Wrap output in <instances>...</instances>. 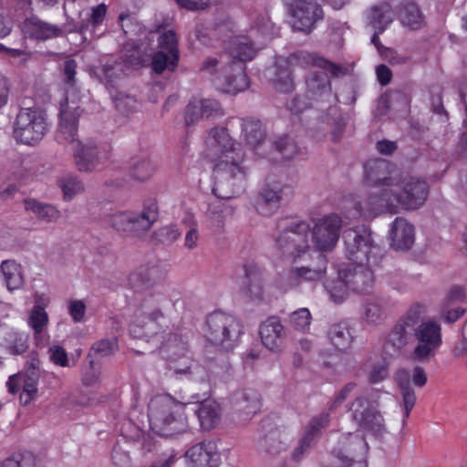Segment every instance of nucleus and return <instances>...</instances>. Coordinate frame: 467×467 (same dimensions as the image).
<instances>
[{
    "label": "nucleus",
    "instance_id": "1",
    "mask_svg": "<svg viewBox=\"0 0 467 467\" xmlns=\"http://www.w3.org/2000/svg\"><path fill=\"white\" fill-rule=\"evenodd\" d=\"M425 315L424 305H412L386 333L382 342L383 351L389 355L403 353L414 342L409 358L420 363L432 360L442 345V329L438 320L425 318Z\"/></svg>",
    "mask_w": 467,
    "mask_h": 467
},
{
    "label": "nucleus",
    "instance_id": "2",
    "mask_svg": "<svg viewBox=\"0 0 467 467\" xmlns=\"http://www.w3.org/2000/svg\"><path fill=\"white\" fill-rule=\"evenodd\" d=\"M206 157L216 161L212 193L219 200H230L240 194L245 182L243 149L235 143L223 127L210 130L206 140Z\"/></svg>",
    "mask_w": 467,
    "mask_h": 467
},
{
    "label": "nucleus",
    "instance_id": "3",
    "mask_svg": "<svg viewBox=\"0 0 467 467\" xmlns=\"http://www.w3.org/2000/svg\"><path fill=\"white\" fill-rule=\"evenodd\" d=\"M228 52L229 56L207 58L201 70L210 76L215 88L234 95L249 87L245 61L252 60L256 50L247 37L237 36L230 41Z\"/></svg>",
    "mask_w": 467,
    "mask_h": 467
},
{
    "label": "nucleus",
    "instance_id": "4",
    "mask_svg": "<svg viewBox=\"0 0 467 467\" xmlns=\"http://www.w3.org/2000/svg\"><path fill=\"white\" fill-rule=\"evenodd\" d=\"M346 256L352 265L341 269L350 290L358 294H368L374 285V275L370 269L379 247L375 245L371 233L368 229L360 232L348 229L344 233Z\"/></svg>",
    "mask_w": 467,
    "mask_h": 467
},
{
    "label": "nucleus",
    "instance_id": "5",
    "mask_svg": "<svg viewBox=\"0 0 467 467\" xmlns=\"http://www.w3.org/2000/svg\"><path fill=\"white\" fill-rule=\"evenodd\" d=\"M370 396L363 391L358 385L350 382L337 393L330 403L329 410H334L348 400L354 398L348 407L353 420L361 431L373 435H380L386 431L385 420L371 403Z\"/></svg>",
    "mask_w": 467,
    "mask_h": 467
},
{
    "label": "nucleus",
    "instance_id": "6",
    "mask_svg": "<svg viewBox=\"0 0 467 467\" xmlns=\"http://www.w3.org/2000/svg\"><path fill=\"white\" fill-rule=\"evenodd\" d=\"M188 402L176 400L171 395H157L148 405L150 430L160 436H173L188 430L185 409Z\"/></svg>",
    "mask_w": 467,
    "mask_h": 467
},
{
    "label": "nucleus",
    "instance_id": "7",
    "mask_svg": "<svg viewBox=\"0 0 467 467\" xmlns=\"http://www.w3.org/2000/svg\"><path fill=\"white\" fill-rule=\"evenodd\" d=\"M168 303L167 297L161 293L145 296L130 325V335L147 340L158 335L163 327L164 309Z\"/></svg>",
    "mask_w": 467,
    "mask_h": 467
},
{
    "label": "nucleus",
    "instance_id": "8",
    "mask_svg": "<svg viewBox=\"0 0 467 467\" xmlns=\"http://www.w3.org/2000/svg\"><path fill=\"white\" fill-rule=\"evenodd\" d=\"M157 206H143L140 211L119 212L110 216L111 226L123 237H140L158 220Z\"/></svg>",
    "mask_w": 467,
    "mask_h": 467
},
{
    "label": "nucleus",
    "instance_id": "9",
    "mask_svg": "<svg viewBox=\"0 0 467 467\" xmlns=\"http://www.w3.org/2000/svg\"><path fill=\"white\" fill-rule=\"evenodd\" d=\"M241 334V326L234 317L223 312H213L208 316L205 337L211 343L230 348Z\"/></svg>",
    "mask_w": 467,
    "mask_h": 467
},
{
    "label": "nucleus",
    "instance_id": "10",
    "mask_svg": "<svg viewBox=\"0 0 467 467\" xmlns=\"http://www.w3.org/2000/svg\"><path fill=\"white\" fill-rule=\"evenodd\" d=\"M47 131L43 113L37 109H22L16 119L14 137L24 144L34 145L41 140Z\"/></svg>",
    "mask_w": 467,
    "mask_h": 467
},
{
    "label": "nucleus",
    "instance_id": "11",
    "mask_svg": "<svg viewBox=\"0 0 467 467\" xmlns=\"http://www.w3.org/2000/svg\"><path fill=\"white\" fill-rule=\"evenodd\" d=\"M368 445L359 434L342 435L332 449V456L337 461V467H366L362 460H357L358 454H364Z\"/></svg>",
    "mask_w": 467,
    "mask_h": 467
},
{
    "label": "nucleus",
    "instance_id": "12",
    "mask_svg": "<svg viewBox=\"0 0 467 467\" xmlns=\"http://www.w3.org/2000/svg\"><path fill=\"white\" fill-rule=\"evenodd\" d=\"M289 13L293 27L305 33H309L324 18L323 9L315 0H293Z\"/></svg>",
    "mask_w": 467,
    "mask_h": 467
},
{
    "label": "nucleus",
    "instance_id": "13",
    "mask_svg": "<svg viewBox=\"0 0 467 467\" xmlns=\"http://www.w3.org/2000/svg\"><path fill=\"white\" fill-rule=\"evenodd\" d=\"M341 227L342 220L336 214L320 218L311 232L316 249L326 252L332 250L338 241Z\"/></svg>",
    "mask_w": 467,
    "mask_h": 467
},
{
    "label": "nucleus",
    "instance_id": "14",
    "mask_svg": "<svg viewBox=\"0 0 467 467\" xmlns=\"http://www.w3.org/2000/svg\"><path fill=\"white\" fill-rule=\"evenodd\" d=\"M39 379L38 371L19 372L9 377L6 387L10 393H19V401L23 406H27L34 402L39 395Z\"/></svg>",
    "mask_w": 467,
    "mask_h": 467
},
{
    "label": "nucleus",
    "instance_id": "15",
    "mask_svg": "<svg viewBox=\"0 0 467 467\" xmlns=\"http://www.w3.org/2000/svg\"><path fill=\"white\" fill-rule=\"evenodd\" d=\"M82 112L81 107L73 101L70 103L66 99L65 103H61L59 128L57 133V140L59 143H68L72 148L74 142H79L77 139L78 122Z\"/></svg>",
    "mask_w": 467,
    "mask_h": 467
},
{
    "label": "nucleus",
    "instance_id": "16",
    "mask_svg": "<svg viewBox=\"0 0 467 467\" xmlns=\"http://www.w3.org/2000/svg\"><path fill=\"white\" fill-rule=\"evenodd\" d=\"M306 97L314 102L323 103L337 101L336 95L332 93V86L329 77L320 71H313L305 78Z\"/></svg>",
    "mask_w": 467,
    "mask_h": 467
},
{
    "label": "nucleus",
    "instance_id": "17",
    "mask_svg": "<svg viewBox=\"0 0 467 467\" xmlns=\"http://www.w3.org/2000/svg\"><path fill=\"white\" fill-rule=\"evenodd\" d=\"M187 467H218L220 454L217 445L212 441L199 442L185 452Z\"/></svg>",
    "mask_w": 467,
    "mask_h": 467
},
{
    "label": "nucleus",
    "instance_id": "18",
    "mask_svg": "<svg viewBox=\"0 0 467 467\" xmlns=\"http://www.w3.org/2000/svg\"><path fill=\"white\" fill-rule=\"evenodd\" d=\"M367 182L373 186H394L398 184V178L394 166L387 160L375 159L368 161L365 166Z\"/></svg>",
    "mask_w": 467,
    "mask_h": 467
},
{
    "label": "nucleus",
    "instance_id": "19",
    "mask_svg": "<svg viewBox=\"0 0 467 467\" xmlns=\"http://www.w3.org/2000/svg\"><path fill=\"white\" fill-rule=\"evenodd\" d=\"M389 245L396 251L410 250L415 242L414 226L402 217H397L389 232Z\"/></svg>",
    "mask_w": 467,
    "mask_h": 467
},
{
    "label": "nucleus",
    "instance_id": "20",
    "mask_svg": "<svg viewBox=\"0 0 467 467\" xmlns=\"http://www.w3.org/2000/svg\"><path fill=\"white\" fill-rule=\"evenodd\" d=\"M292 60L303 67H317L328 71L333 77L342 78L348 72V68L345 66L335 64L316 53L301 51L291 57Z\"/></svg>",
    "mask_w": 467,
    "mask_h": 467
},
{
    "label": "nucleus",
    "instance_id": "21",
    "mask_svg": "<svg viewBox=\"0 0 467 467\" xmlns=\"http://www.w3.org/2000/svg\"><path fill=\"white\" fill-rule=\"evenodd\" d=\"M290 60L278 57L275 65L267 70L269 79L275 90L288 93L294 89L295 83L291 77Z\"/></svg>",
    "mask_w": 467,
    "mask_h": 467
},
{
    "label": "nucleus",
    "instance_id": "22",
    "mask_svg": "<svg viewBox=\"0 0 467 467\" xmlns=\"http://www.w3.org/2000/svg\"><path fill=\"white\" fill-rule=\"evenodd\" d=\"M428 192L429 187L424 181L411 179L406 183L401 193L395 192L393 199L387 200V204H393L394 202L400 204L407 202L423 204Z\"/></svg>",
    "mask_w": 467,
    "mask_h": 467
},
{
    "label": "nucleus",
    "instance_id": "23",
    "mask_svg": "<svg viewBox=\"0 0 467 467\" xmlns=\"http://www.w3.org/2000/svg\"><path fill=\"white\" fill-rule=\"evenodd\" d=\"M260 337L263 345L272 351L281 348L285 327L276 317H270L260 326Z\"/></svg>",
    "mask_w": 467,
    "mask_h": 467
},
{
    "label": "nucleus",
    "instance_id": "24",
    "mask_svg": "<svg viewBox=\"0 0 467 467\" xmlns=\"http://www.w3.org/2000/svg\"><path fill=\"white\" fill-rule=\"evenodd\" d=\"M308 224L301 222L296 223L295 228L285 231L279 238L278 244L291 254H294V250L297 251L299 254L308 248Z\"/></svg>",
    "mask_w": 467,
    "mask_h": 467
},
{
    "label": "nucleus",
    "instance_id": "25",
    "mask_svg": "<svg viewBox=\"0 0 467 467\" xmlns=\"http://www.w3.org/2000/svg\"><path fill=\"white\" fill-rule=\"evenodd\" d=\"M75 163L80 171H91L99 162L98 150L92 143L74 142L71 148Z\"/></svg>",
    "mask_w": 467,
    "mask_h": 467
},
{
    "label": "nucleus",
    "instance_id": "26",
    "mask_svg": "<svg viewBox=\"0 0 467 467\" xmlns=\"http://www.w3.org/2000/svg\"><path fill=\"white\" fill-rule=\"evenodd\" d=\"M0 347L9 354L19 355L27 348V336L5 325L0 326Z\"/></svg>",
    "mask_w": 467,
    "mask_h": 467
},
{
    "label": "nucleus",
    "instance_id": "27",
    "mask_svg": "<svg viewBox=\"0 0 467 467\" xmlns=\"http://www.w3.org/2000/svg\"><path fill=\"white\" fill-rule=\"evenodd\" d=\"M195 412L202 430L210 431L221 421L222 409L214 400L208 399L200 402Z\"/></svg>",
    "mask_w": 467,
    "mask_h": 467
},
{
    "label": "nucleus",
    "instance_id": "28",
    "mask_svg": "<svg viewBox=\"0 0 467 467\" xmlns=\"http://www.w3.org/2000/svg\"><path fill=\"white\" fill-rule=\"evenodd\" d=\"M398 17L401 24L412 30L420 29L425 25L424 16L413 1H403L398 8Z\"/></svg>",
    "mask_w": 467,
    "mask_h": 467
},
{
    "label": "nucleus",
    "instance_id": "29",
    "mask_svg": "<svg viewBox=\"0 0 467 467\" xmlns=\"http://www.w3.org/2000/svg\"><path fill=\"white\" fill-rule=\"evenodd\" d=\"M231 402L237 410L246 415H254L261 408L259 394L250 389L234 392L232 395Z\"/></svg>",
    "mask_w": 467,
    "mask_h": 467
},
{
    "label": "nucleus",
    "instance_id": "30",
    "mask_svg": "<svg viewBox=\"0 0 467 467\" xmlns=\"http://www.w3.org/2000/svg\"><path fill=\"white\" fill-rule=\"evenodd\" d=\"M395 379L400 388L402 405L405 410V419L409 418L416 403V394L410 386V372L407 369H399L395 374Z\"/></svg>",
    "mask_w": 467,
    "mask_h": 467
},
{
    "label": "nucleus",
    "instance_id": "31",
    "mask_svg": "<svg viewBox=\"0 0 467 467\" xmlns=\"http://www.w3.org/2000/svg\"><path fill=\"white\" fill-rule=\"evenodd\" d=\"M325 289L329 300L334 304L343 303L351 292L348 281L341 275V269L336 278L328 279L325 283Z\"/></svg>",
    "mask_w": 467,
    "mask_h": 467
},
{
    "label": "nucleus",
    "instance_id": "32",
    "mask_svg": "<svg viewBox=\"0 0 467 467\" xmlns=\"http://www.w3.org/2000/svg\"><path fill=\"white\" fill-rule=\"evenodd\" d=\"M1 272L9 291L20 289L24 285L22 267L13 260H5L1 264Z\"/></svg>",
    "mask_w": 467,
    "mask_h": 467
},
{
    "label": "nucleus",
    "instance_id": "33",
    "mask_svg": "<svg viewBox=\"0 0 467 467\" xmlns=\"http://www.w3.org/2000/svg\"><path fill=\"white\" fill-rule=\"evenodd\" d=\"M361 319L369 326L382 324L386 317V311L382 304L376 299L366 301L360 310Z\"/></svg>",
    "mask_w": 467,
    "mask_h": 467
},
{
    "label": "nucleus",
    "instance_id": "34",
    "mask_svg": "<svg viewBox=\"0 0 467 467\" xmlns=\"http://www.w3.org/2000/svg\"><path fill=\"white\" fill-rule=\"evenodd\" d=\"M242 131L248 144L256 147L265 139V130L259 119L247 118L243 119Z\"/></svg>",
    "mask_w": 467,
    "mask_h": 467
},
{
    "label": "nucleus",
    "instance_id": "35",
    "mask_svg": "<svg viewBox=\"0 0 467 467\" xmlns=\"http://www.w3.org/2000/svg\"><path fill=\"white\" fill-rule=\"evenodd\" d=\"M368 24L379 32H383L392 22L393 14L389 4L373 6L368 16Z\"/></svg>",
    "mask_w": 467,
    "mask_h": 467
},
{
    "label": "nucleus",
    "instance_id": "36",
    "mask_svg": "<svg viewBox=\"0 0 467 467\" xmlns=\"http://www.w3.org/2000/svg\"><path fill=\"white\" fill-rule=\"evenodd\" d=\"M130 176L137 181L146 182L154 174L155 165L146 156H136L130 160Z\"/></svg>",
    "mask_w": 467,
    "mask_h": 467
},
{
    "label": "nucleus",
    "instance_id": "37",
    "mask_svg": "<svg viewBox=\"0 0 467 467\" xmlns=\"http://www.w3.org/2000/svg\"><path fill=\"white\" fill-rule=\"evenodd\" d=\"M161 277V273L158 267L141 265L129 275V282L132 287L140 288L141 285L155 283Z\"/></svg>",
    "mask_w": 467,
    "mask_h": 467
},
{
    "label": "nucleus",
    "instance_id": "38",
    "mask_svg": "<svg viewBox=\"0 0 467 467\" xmlns=\"http://www.w3.org/2000/svg\"><path fill=\"white\" fill-rule=\"evenodd\" d=\"M64 30L56 25L33 18L30 21V34L39 40H47L61 36Z\"/></svg>",
    "mask_w": 467,
    "mask_h": 467
},
{
    "label": "nucleus",
    "instance_id": "39",
    "mask_svg": "<svg viewBox=\"0 0 467 467\" xmlns=\"http://www.w3.org/2000/svg\"><path fill=\"white\" fill-rule=\"evenodd\" d=\"M28 326L34 330L35 339L37 344L42 337V332L48 324V315L43 306H35L28 317Z\"/></svg>",
    "mask_w": 467,
    "mask_h": 467
},
{
    "label": "nucleus",
    "instance_id": "40",
    "mask_svg": "<svg viewBox=\"0 0 467 467\" xmlns=\"http://www.w3.org/2000/svg\"><path fill=\"white\" fill-rule=\"evenodd\" d=\"M125 75H127V72H125L121 62L114 59H109L102 66L98 77L107 85L110 84L113 86L117 79H119Z\"/></svg>",
    "mask_w": 467,
    "mask_h": 467
},
{
    "label": "nucleus",
    "instance_id": "41",
    "mask_svg": "<svg viewBox=\"0 0 467 467\" xmlns=\"http://www.w3.org/2000/svg\"><path fill=\"white\" fill-rule=\"evenodd\" d=\"M161 350L168 358L175 360L185 357L187 344L179 336L171 334L162 345Z\"/></svg>",
    "mask_w": 467,
    "mask_h": 467
},
{
    "label": "nucleus",
    "instance_id": "42",
    "mask_svg": "<svg viewBox=\"0 0 467 467\" xmlns=\"http://www.w3.org/2000/svg\"><path fill=\"white\" fill-rule=\"evenodd\" d=\"M330 342L338 350H346L351 344V335L349 330L342 325H334L328 332Z\"/></svg>",
    "mask_w": 467,
    "mask_h": 467
},
{
    "label": "nucleus",
    "instance_id": "43",
    "mask_svg": "<svg viewBox=\"0 0 467 467\" xmlns=\"http://www.w3.org/2000/svg\"><path fill=\"white\" fill-rule=\"evenodd\" d=\"M275 150L284 160H292L299 153V147L293 138L284 135L273 141Z\"/></svg>",
    "mask_w": 467,
    "mask_h": 467
},
{
    "label": "nucleus",
    "instance_id": "44",
    "mask_svg": "<svg viewBox=\"0 0 467 467\" xmlns=\"http://www.w3.org/2000/svg\"><path fill=\"white\" fill-rule=\"evenodd\" d=\"M288 188L282 187L278 182H266L259 192V196L265 202H278L286 201L285 196Z\"/></svg>",
    "mask_w": 467,
    "mask_h": 467
},
{
    "label": "nucleus",
    "instance_id": "45",
    "mask_svg": "<svg viewBox=\"0 0 467 467\" xmlns=\"http://www.w3.org/2000/svg\"><path fill=\"white\" fill-rule=\"evenodd\" d=\"M324 269H310L308 267H300L291 270L287 275V280L290 286H295L299 283V280H317L323 276Z\"/></svg>",
    "mask_w": 467,
    "mask_h": 467
},
{
    "label": "nucleus",
    "instance_id": "46",
    "mask_svg": "<svg viewBox=\"0 0 467 467\" xmlns=\"http://www.w3.org/2000/svg\"><path fill=\"white\" fill-rule=\"evenodd\" d=\"M159 45L161 50L171 54L172 64L179 61V49L177 36L174 31L168 30L161 34L159 38Z\"/></svg>",
    "mask_w": 467,
    "mask_h": 467
},
{
    "label": "nucleus",
    "instance_id": "47",
    "mask_svg": "<svg viewBox=\"0 0 467 467\" xmlns=\"http://www.w3.org/2000/svg\"><path fill=\"white\" fill-rule=\"evenodd\" d=\"M117 110L122 115H130L137 110V99L134 96L118 91L114 97Z\"/></svg>",
    "mask_w": 467,
    "mask_h": 467
},
{
    "label": "nucleus",
    "instance_id": "48",
    "mask_svg": "<svg viewBox=\"0 0 467 467\" xmlns=\"http://www.w3.org/2000/svg\"><path fill=\"white\" fill-rule=\"evenodd\" d=\"M26 211L45 223L56 222L60 217V212L56 206H27Z\"/></svg>",
    "mask_w": 467,
    "mask_h": 467
},
{
    "label": "nucleus",
    "instance_id": "49",
    "mask_svg": "<svg viewBox=\"0 0 467 467\" xmlns=\"http://www.w3.org/2000/svg\"><path fill=\"white\" fill-rule=\"evenodd\" d=\"M181 236L178 227L173 224L162 226L153 232L152 237L156 242L163 244H171Z\"/></svg>",
    "mask_w": 467,
    "mask_h": 467
},
{
    "label": "nucleus",
    "instance_id": "50",
    "mask_svg": "<svg viewBox=\"0 0 467 467\" xmlns=\"http://www.w3.org/2000/svg\"><path fill=\"white\" fill-rule=\"evenodd\" d=\"M289 322L295 329L306 332L311 323L310 311L306 307L296 310L289 316Z\"/></svg>",
    "mask_w": 467,
    "mask_h": 467
},
{
    "label": "nucleus",
    "instance_id": "51",
    "mask_svg": "<svg viewBox=\"0 0 467 467\" xmlns=\"http://www.w3.org/2000/svg\"><path fill=\"white\" fill-rule=\"evenodd\" d=\"M171 54L160 50L153 55L151 67L155 73L161 74L166 68L173 70L178 63L172 64Z\"/></svg>",
    "mask_w": 467,
    "mask_h": 467
},
{
    "label": "nucleus",
    "instance_id": "52",
    "mask_svg": "<svg viewBox=\"0 0 467 467\" xmlns=\"http://www.w3.org/2000/svg\"><path fill=\"white\" fill-rule=\"evenodd\" d=\"M176 373H190L192 375V379L195 381H199L200 383L210 386L211 382V375L206 370L205 368L193 364L192 366L187 367L186 368H177L176 367H172Z\"/></svg>",
    "mask_w": 467,
    "mask_h": 467
},
{
    "label": "nucleus",
    "instance_id": "53",
    "mask_svg": "<svg viewBox=\"0 0 467 467\" xmlns=\"http://www.w3.org/2000/svg\"><path fill=\"white\" fill-rule=\"evenodd\" d=\"M183 223L189 227L184 238V246L188 250H193L198 246L199 233L197 229V223L194 218L188 214L183 219Z\"/></svg>",
    "mask_w": 467,
    "mask_h": 467
},
{
    "label": "nucleus",
    "instance_id": "54",
    "mask_svg": "<svg viewBox=\"0 0 467 467\" xmlns=\"http://www.w3.org/2000/svg\"><path fill=\"white\" fill-rule=\"evenodd\" d=\"M201 119H205L202 114V104L200 99H194L188 103L185 109V123L190 126L196 123Z\"/></svg>",
    "mask_w": 467,
    "mask_h": 467
},
{
    "label": "nucleus",
    "instance_id": "55",
    "mask_svg": "<svg viewBox=\"0 0 467 467\" xmlns=\"http://www.w3.org/2000/svg\"><path fill=\"white\" fill-rule=\"evenodd\" d=\"M68 314L75 323L85 321L87 306L82 300L72 299L67 302Z\"/></svg>",
    "mask_w": 467,
    "mask_h": 467
},
{
    "label": "nucleus",
    "instance_id": "56",
    "mask_svg": "<svg viewBox=\"0 0 467 467\" xmlns=\"http://www.w3.org/2000/svg\"><path fill=\"white\" fill-rule=\"evenodd\" d=\"M65 201H70L75 194L83 191L82 182L76 177H67L61 185Z\"/></svg>",
    "mask_w": 467,
    "mask_h": 467
},
{
    "label": "nucleus",
    "instance_id": "57",
    "mask_svg": "<svg viewBox=\"0 0 467 467\" xmlns=\"http://www.w3.org/2000/svg\"><path fill=\"white\" fill-rule=\"evenodd\" d=\"M246 295L253 302H261L265 296V289L261 278H251L246 287Z\"/></svg>",
    "mask_w": 467,
    "mask_h": 467
},
{
    "label": "nucleus",
    "instance_id": "58",
    "mask_svg": "<svg viewBox=\"0 0 467 467\" xmlns=\"http://www.w3.org/2000/svg\"><path fill=\"white\" fill-rule=\"evenodd\" d=\"M118 348L117 339L112 337L110 339H100L93 344L92 351L101 357L108 356L113 353Z\"/></svg>",
    "mask_w": 467,
    "mask_h": 467
},
{
    "label": "nucleus",
    "instance_id": "59",
    "mask_svg": "<svg viewBox=\"0 0 467 467\" xmlns=\"http://www.w3.org/2000/svg\"><path fill=\"white\" fill-rule=\"evenodd\" d=\"M200 101L202 104V114L205 119H210L223 114L221 104L217 100L212 99H202Z\"/></svg>",
    "mask_w": 467,
    "mask_h": 467
},
{
    "label": "nucleus",
    "instance_id": "60",
    "mask_svg": "<svg viewBox=\"0 0 467 467\" xmlns=\"http://www.w3.org/2000/svg\"><path fill=\"white\" fill-rule=\"evenodd\" d=\"M48 352H49L50 359L54 364L60 366V367H68L69 366L67 354L62 347H60L58 345L52 346L49 348Z\"/></svg>",
    "mask_w": 467,
    "mask_h": 467
},
{
    "label": "nucleus",
    "instance_id": "61",
    "mask_svg": "<svg viewBox=\"0 0 467 467\" xmlns=\"http://www.w3.org/2000/svg\"><path fill=\"white\" fill-rule=\"evenodd\" d=\"M142 58L137 50L124 54L119 62L122 63L125 72L130 68H137L142 65Z\"/></svg>",
    "mask_w": 467,
    "mask_h": 467
},
{
    "label": "nucleus",
    "instance_id": "62",
    "mask_svg": "<svg viewBox=\"0 0 467 467\" xmlns=\"http://www.w3.org/2000/svg\"><path fill=\"white\" fill-rule=\"evenodd\" d=\"M329 423L328 413H321L317 417H314L308 425L307 435H315L321 429L326 428Z\"/></svg>",
    "mask_w": 467,
    "mask_h": 467
},
{
    "label": "nucleus",
    "instance_id": "63",
    "mask_svg": "<svg viewBox=\"0 0 467 467\" xmlns=\"http://www.w3.org/2000/svg\"><path fill=\"white\" fill-rule=\"evenodd\" d=\"M465 313L462 307H455L449 309L447 306H443L440 311V317L446 323H453L457 321Z\"/></svg>",
    "mask_w": 467,
    "mask_h": 467
},
{
    "label": "nucleus",
    "instance_id": "64",
    "mask_svg": "<svg viewBox=\"0 0 467 467\" xmlns=\"http://www.w3.org/2000/svg\"><path fill=\"white\" fill-rule=\"evenodd\" d=\"M178 460V452L175 450H170L163 452L150 467H172Z\"/></svg>",
    "mask_w": 467,
    "mask_h": 467
}]
</instances>
